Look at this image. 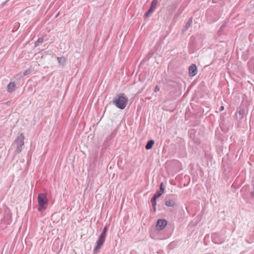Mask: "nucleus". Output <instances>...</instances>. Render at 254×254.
I'll return each instance as SVG.
<instances>
[{
  "instance_id": "f257e3e1",
  "label": "nucleus",
  "mask_w": 254,
  "mask_h": 254,
  "mask_svg": "<svg viewBox=\"0 0 254 254\" xmlns=\"http://www.w3.org/2000/svg\"><path fill=\"white\" fill-rule=\"evenodd\" d=\"M24 134L22 133H19L12 143L10 149L14 150L13 154L15 156L21 152L22 146L24 144Z\"/></svg>"
},
{
  "instance_id": "f03ea898",
  "label": "nucleus",
  "mask_w": 254,
  "mask_h": 254,
  "mask_svg": "<svg viewBox=\"0 0 254 254\" xmlns=\"http://www.w3.org/2000/svg\"><path fill=\"white\" fill-rule=\"evenodd\" d=\"M128 102V99L124 93H119L114 98L113 104L120 109H124Z\"/></svg>"
},
{
  "instance_id": "7ed1b4c3",
  "label": "nucleus",
  "mask_w": 254,
  "mask_h": 254,
  "mask_svg": "<svg viewBox=\"0 0 254 254\" xmlns=\"http://www.w3.org/2000/svg\"><path fill=\"white\" fill-rule=\"evenodd\" d=\"M38 202L39 207L38 210L42 211L46 209L48 204V200L46 193H40L38 195Z\"/></svg>"
},
{
  "instance_id": "20e7f679",
  "label": "nucleus",
  "mask_w": 254,
  "mask_h": 254,
  "mask_svg": "<svg viewBox=\"0 0 254 254\" xmlns=\"http://www.w3.org/2000/svg\"><path fill=\"white\" fill-rule=\"evenodd\" d=\"M107 227L105 226L101 234H100L99 237V239L96 243V246L94 250V252L95 253H96L98 252L103 244L104 242H105L106 239V233L107 231Z\"/></svg>"
},
{
  "instance_id": "39448f33",
  "label": "nucleus",
  "mask_w": 254,
  "mask_h": 254,
  "mask_svg": "<svg viewBox=\"0 0 254 254\" xmlns=\"http://www.w3.org/2000/svg\"><path fill=\"white\" fill-rule=\"evenodd\" d=\"M167 222L165 219H159L157 221L156 227L157 230H161L167 225Z\"/></svg>"
},
{
  "instance_id": "423d86ee",
  "label": "nucleus",
  "mask_w": 254,
  "mask_h": 254,
  "mask_svg": "<svg viewBox=\"0 0 254 254\" xmlns=\"http://www.w3.org/2000/svg\"><path fill=\"white\" fill-rule=\"evenodd\" d=\"M189 74L190 76H193L196 74L197 70L196 65L194 64H191L189 68Z\"/></svg>"
},
{
  "instance_id": "0eeeda50",
  "label": "nucleus",
  "mask_w": 254,
  "mask_h": 254,
  "mask_svg": "<svg viewBox=\"0 0 254 254\" xmlns=\"http://www.w3.org/2000/svg\"><path fill=\"white\" fill-rule=\"evenodd\" d=\"M165 190V188L163 185V183H161L160 186V190L157 191L154 195L157 196L158 197H159L163 193Z\"/></svg>"
},
{
  "instance_id": "6e6552de",
  "label": "nucleus",
  "mask_w": 254,
  "mask_h": 254,
  "mask_svg": "<svg viewBox=\"0 0 254 254\" xmlns=\"http://www.w3.org/2000/svg\"><path fill=\"white\" fill-rule=\"evenodd\" d=\"M16 84L13 82H10L7 85V91L9 93H12L14 91Z\"/></svg>"
},
{
  "instance_id": "1a4fd4ad",
  "label": "nucleus",
  "mask_w": 254,
  "mask_h": 254,
  "mask_svg": "<svg viewBox=\"0 0 254 254\" xmlns=\"http://www.w3.org/2000/svg\"><path fill=\"white\" fill-rule=\"evenodd\" d=\"M59 64L62 66H64L66 64V60L64 57H57Z\"/></svg>"
},
{
  "instance_id": "9d476101",
  "label": "nucleus",
  "mask_w": 254,
  "mask_h": 254,
  "mask_svg": "<svg viewBox=\"0 0 254 254\" xmlns=\"http://www.w3.org/2000/svg\"><path fill=\"white\" fill-rule=\"evenodd\" d=\"M154 144V141L153 140H150L149 141H148L145 145L146 149L149 150L151 149Z\"/></svg>"
},
{
  "instance_id": "9b49d317",
  "label": "nucleus",
  "mask_w": 254,
  "mask_h": 254,
  "mask_svg": "<svg viewBox=\"0 0 254 254\" xmlns=\"http://www.w3.org/2000/svg\"><path fill=\"white\" fill-rule=\"evenodd\" d=\"M157 3H158V0H153L151 2L150 8H151L152 10L155 11V10L156 9V7H157Z\"/></svg>"
},
{
  "instance_id": "f8f14e48",
  "label": "nucleus",
  "mask_w": 254,
  "mask_h": 254,
  "mask_svg": "<svg viewBox=\"0 0 254 254\" xmlns=\"http://www.w3.org/2000/svg\"><path fill=\"white\" fill-rule=\"evenodd\" d=\"M192 18H190L189 19L188 21L186 23L185 28L183 30V31L184 32L185 30H187L188 28L190 26L191 24L192 23Z\"/></svg>"
},
{
  "instance_id": "ddd939ff",
  "label": "nucleus",
  "mask_w": 254,
  "mask_h": 254,
  "mask_svg": "<svg viewBox=\"0 0 254 254\" xmlns=\"http://www.w3.org/2000/svg\"><path fill=\"white\" fill-rule=\"evenodd\" d=\"M158 197L157 196H155V195H153V197L151 199V202L152 203V205L153 207H155L156 205V200Z\"/></svg>"
},
{
  "instance_id": "4468645a",
  "label": "nucleus",
  "mask_w": 254,
  "mask_h": 254,
  "mask_svg": "<svg viewBox=\"0 0 254 254\" xmlns=\"http://www.w3.org/2000/svg\"><path fill=\"white\" fill-rule=\"evenodd\" d=\"M154 11V10H152L151 8H149V10L145 13L144 15V18L145 19L147 17L150 16V15Z\"/></svg>"
},
{
  "instance_id": "2eb2a0df",
  "label": "nucleus",
  "mask_w": 254,
  "mask_h": 254,
  "mask_svg": "<svg viewBox=\"0 0 254 254\" xmlns=\"http://www.w3.org/2000/svg\"><path fill=\"white\" fill-rule=\"evenodd\" d=\"M43 42V38H39L35 42V46L37 47L39 46L40 44Z\"/></svg>"
},
{
  "instance_id": "dca6fc26",
  "label": "nucleus",
  "mask_w": 254,
  "mask_h": 254,
  "mask_svg": "<svg viewBox=\"0 0 254 254\" xmlns=\"http://www.w3.org/2000/svg\"><path fill=\"white\" fill-rule=\"evenodd\" d=\"M165 204L168 206H171L173 205V202L170 200H167Z\"/></svg>"
},
{
  "instance_id": "f3484780",
  "label": "nucleus",
  "mask_w": 254,
  "mask_h": 254,
  "mask_svg": "<svg viewBox=\"0 0 254 254\" xmlns=\"http://www.w3.org/2000/svg\"><path fill=\"white\" fill-rule=\"evenodd\" d=\"M30 72V70H29V69L26 70L23 72V76H26V75H28Z\"/></svg>"
},
{
  "instance_id": "a211bd4d",
  "label": "nucleus",
  "mask_w": 254,
  "mask_h": 254,
  "mask_svg": "<svg viewBox=\"0 0 254 254\" xmlns=\"http://www.w3.org/2000/svg\"><path fill=\"white\" fill-rule=\"evenodd\" d=\"M244 112H245L244 110L241 109V110H239V114L240 115H243L244 113Z\"/></svg>"
},
{
  "instance_id": "6ab92c4d",
  "label": "nucleus",
  "mask_w": 254,
  "mask_h": 254,
  "mask_svg": "<svg viewBox=\"0 0 254 254\" xmlns=\"http://www.w3.org/2000/svg\"><path fill=\"white\" fill-rule=\"evenodd\" d=\"M159 90V87L158 86H156L155 88V89H154V91L155 92H157Z\"/></svg>"
},
{
  "instance_id": "aec40b11",
  "label": "nucleus",
  "mask_w": 254,
  "mask_h": 254,
  "mask_svg": "<svg viewBox=\"0 0 254 254\" xmlns=\"http://www.w3.org/2000/svg\"><path fill=\"white\" fill-rule=\"evenodd\" d=\"M173 67V65L172 64H170L168 65V68L171 69Z\"/></svg>"
},
{
  "instance_id": "412c9836",
  "label": "nucleus",
  "mask_w": 254,
  "mask_h": 254,
  "mask_svg": "<svg viewBox=\"0 0 254 254\" xmlns=\"http://www.w3.org/2000/svg\"><path fill=\"white\" fill-rule=\"evenodd\" d=\"M224 106H222L219 109V112H221L224 110Z\"/></svg>"
},
{
  "instance_id": "4be33fe9",
  "label": "nucleus",
  "mask_w": 254,
  "mask_h": 254,
  "mask_svg": "<svg viewBox=\"0 0 254 254\" xmlns=\"http://www.w3.org/2000/svg\"><path fill=\"white\" fill-rule=\"evenodd\" d=\"M252 195L254 197V188L252 192Z\"/></svg>"
},
{
  "instance_id": "5701e85b",
  "label": "nucleus",
  "mask_w": 254,
  "mask_h": 254,
  "mask_svg": "<svg viewBox=\"0 0 254 254\" xmlns=\"http://www.w3.org/2000/svg\"><path fill=\"white\" fill-rule=\"evenodd\" d=\"M153 207L154 211H156V206Z\"/></svg>"
}]
</instances>
